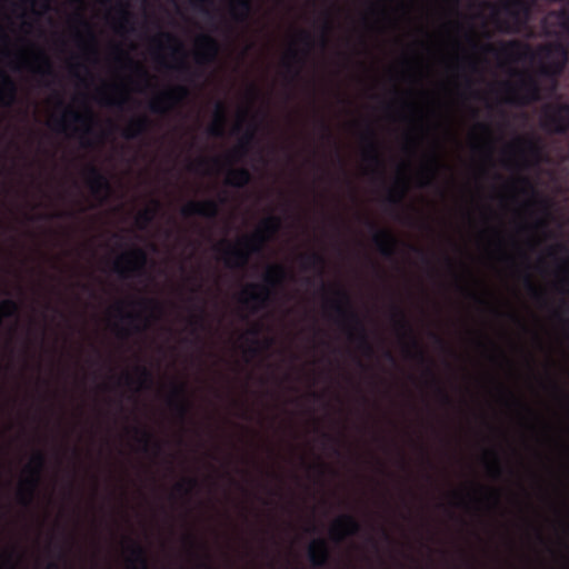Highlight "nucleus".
<instances>
[{"mask_svg": "<svg viewBox=\"0 0 569 569\" xmlns=\"http://www.w3.org/2000/svg\"><path fill=\"white\" fill-rule=\"evenodd\" d=\"M281 220L277 216L264 218L257 230L240 238L237 246L231 244L228 240H222L221 246L224 262L230 268H246L252 254L261 253L267 242L279 231Z\"/></svg>", "mask_w": 569, "mask_h": 569, "instance_id": "1", "label": "nucleus"}, {"mask_svg": "<svg viewBox=\"0 0 569 569\" xmlns=\"http://www.w3.org/2000/svg\"><path fill=\"white\" fill-rule=\"evenodd\" d=\"M336 299L329 301L330 309L337 316L336 322L343 329L348 339L357 343L358 349L367 357H372L375 349L369 340L367 328L360 316L353 310L349 293L337 288Z\"/></svg>", "mask_w": 569, "mask_h": 569, "instance_id": "2", "label": "nucleus"}, {"mask_svg": "<svg viewBox=\"0 0 569 569\" xmlns=\"http://www.w3.org/2000/svg\"><path fill=\"white\" fill-rule=\"evenodd\" d=\"M287 278V270L281 264H271L263 274L262 283H249L241 292L240 302L256 313L269 306L273 291Z\"/></svg>", "mask_w": 569, "mask_h": 569, "instance_id": "3", "label": "nucleus"}, {"mask_svg": "<svg viewBox=\"0 0 569 569\" xmlns=\"http://www.w3.org/2000/svg\"><path fill=\"white\" fill-rule=\"evenodd\" d=\"M392 320L395 328L401 336L408 338L410 340V346L415 349V352H411L409 348L406 349V356L410 358L417 359L421 363L430 365L429 358L426 356L425 350L422 349L419 340L417 339L413 328L410 321L407 318L406 312L398 306L392 307ZM426 375L430 378L431 382L436 387V391L443 405L450 406L452 400L448 392L441 387L439 380L437 379L432 368L427 366Z\"/></svg>", "mask_w": 569, "mask_h": 569, "instance_id": "4", "label": "nucleus"}, {"mask_svg": "<svg viewBox=\"0 0 569 569\" xmlns=\"http://www.w3.org/2000/svg\"><path fill=\"white\" fill-rule=\"evenodd\" d=\"M538 53L541 59L539 73L557 82L568 63L569 53L567 47L559 41L551 42L539 47Z\"/></svg>", "mask_w": 569, "mask_h": 569, "instance_id": "5", "label": "nucleus"}, {"mask_svg": "<svg viewBox=\"0 0 569 569\" xmlns=\"http://www.w3.org/2000/svg\"><path fill=\"white\" fill-rule=\"evenodd\" d=\"M46 462V455L38 450L32 455L30 462L26 467L28 477L22 481L18 491V499L22 506H30L33 501Z\"/></svg>", "mask_w": 569, "mask_h": 569, "instance_id": "6", "label": "nucleus"}, {"mask_svg": "<svg viewBox=\"0 0 569 569\" xmlns=\"http://www.w3.org/2000/svg\"><path fill=\"white\" fill-rule=\"evenodd\" d=\"M509 98L508 102L518 106H528L541 99V86L531 74L520 73V80L517 86L505 83Z\"/></svg>", "mask_w": 569, "mask_h": 569, "instance_id": "7", "label": "nucleus"}, {"mask_svg": "<svg viewBox=\"0 0 569 569\" xmlns=\"http://www.w3.org/2000/svg\"><path fill=\"white\" fill-rule=\"evenodd\" d=\"M540 127L549 133L569 131V103H547L542 107Z\"/></svg>", "mask_w": 569, "mask_h": 569, "instance_id": "8", "label": "nucleus"}, {"mask_svg": "<svg viewBox=\"0 0 569 569\" xmlns=\"http://www.w3.org/2000/svg\"><path fill=\"white\" fill-rule=\"evenodd\" d=\"M473 49H480L486 54H492L497 58H507L510 60L527 57L531 51L530 47L519 40L501 41L499 47L491 43L480 44L473 38H469Z\"/></svg>", "mask_w": 569, "mask_h": 569, "instance_id": "9", "label": "nucleus"}, {"mask_svg": "<svg viewBox=\"0 0 569 569\" xmlns=\"http://www.w3.org/2000/svg\"><path fill=\"white\" fill-rule=\"evenodd\" d=\"M147 261V252L141 248H133L113 262V271L124 279L141 276L144 272Z\"/></svg>", "mask_w": 569, "mask_h": 569, "instance_id": "10", "label": "nucleus"}, {"mask_svg": "<svg viewBox=\"0 0 569 569\" xmlns=\"http://www.w3.org/2000/svg\"><path fill=\"white\" fill-rule=\"evenodd\" d=\"M93 113L87 108L84 112H78L74 109L66 108L63 114L54 120L56 129L59 132H66L70 124H80L82 128L79 129L77 127L73 128L74 133H81L80 137L84 140L86 136L92 133V122H93Z\"/></svg>", "mask_w": 569, "mask_h": 569, "instance_id": "11", "label": "nucleus"}, {"mask_svg": "<svg viewBox=\"0 0 569 569\" xmlns=\"http://www.w3.org/2000/svg\"><path fill=\"white\" fill-rule=\"evenodd\" d=\"M189 94L183 86H177L157 94L149 103V109L153 113H166L173 104L181 101Z\"/></svg>", "mask_w": 569, "mask_h": 569, "instance_id": "12", "label": "nucleus"}, {"mask_svg": "<svg viewBox=\"0 0 569 569\" xmlns=\"http://www.w3.org/2000/svg\"><path fill=\"white\" fill-rule=\"evenodd\" d=\"M367 226L373 231L372 242L379 253L387 259H392L397 253V238L388 229L377 228L376 223L370 220H367Z\"/></svg>", "mask_w": 569, "mask_h": 569, "instance_id": "13", "label": "nucleus"}, {"mask_svg": "<svg viewBox=\"0 0 569 569\" xmlns=\"http://www.w3.org/2000/svg\"><path fill=\"white\" fill-rule=\"evenodd\" d=\"M224 201V198H220L219 200L207 199L202 201H189L181 209V214L186 218L199 216L208 219H216L220 211V204Z\"/></svg>", "mask_w": 569, "mask_h": 569, "instance_id": "14", "label": "nucleus"}, {"mask_svg": "<svg viewBox=\"0 0 569 569\" xmlns=\"http://www.w3.org/2000/svg\"><path fill=\"white\" fill-rule=\"evenodd\" d=\"M360 530V522L352 515L345 513L338 517L333 522L330 529V536L336 542H341L346 538L359 533Z\"/></svg>", "mask_w": 569, "mask_h": 569, "instance_id": "15", "label": "nucleus"}, {"mask_svg": "<svg viewBox=\"0 0 569 569\" xmlns=\"http://www.w3.org/2000/svg\"><path fill=\"white\" fill-rule=\"evenodd\" d=\"M168 403L181 420H184L189 416L191 402L187 395L186 383H172Z\"/></svg>", "mask_w": 569, "mask_h": 569, "instance_id": "16", "label": "nucleus"}, {"mask_svg": "<svg viewBox=\"0 0 569 569\" xmlns=\"http://www.w3.org/2000/svg\"><path fill=\"white\" fill-rule=\"evenodd\" d=\"M196 46L197 51L194 59L198 64H208L217 59L219 53V43L213 37L209 34H201L198 37Z\"/></svg>", "mask_w": 569, "mask_h": 569, "instance_id": "17", "label": "nucleus"}, {"mask_svg": "<svg viewBox=\"0 0 569 569\" xmlns=\"http://www.w3.org/2000/svg\"><path fill=\"white\" fill-rule=\"evenodd\" d=\"M308 560L313 568H326L331 560V551L326 539H315L308 548Z\"/></svg>", "mask_w": 569, "mask_h": 569, "instance_id": "18", "label": "nucleus"}, {"mask_svg": "<svg viewBox=\"0 0 569 569\" xmlns=\"http://www.w3.org/2000/svg\"><path fill=\"white\" fill-rule=\"evenodd\" d=\"M87 176V186L89 187L91 193L94 197H101L111 191V184L106 174L101 172V170L90 164L86 170Z\"/></svg>", "mask_w": 569, "mask_h": 569, "instance_id": "19", "label": "nucleus"}, {"mask_svg": "<svg viewBox=\"0 0 569 569\" xmlns=\"http://www.w3.org/2000/svg\"><path fill=\"white\" fill-rule=\"evenodd\" d=\"M363 140L366 141V149H365V159L375 164L378 170L379 174H382V159L379 153L378 143L376 141V133L371 127L367 128L366 134L363 136Z\"/></svg>", "mask_w": 569, "mask_h": 569, "instance_id": "20", "label": "nucleus"}, {"mask_svg": "<svg viewBox=\"0 0 569 569\" xmlns=\"http://www.w3.org/2000/svg\"><path fill=\"white\" fill-rule=\"evenodd\" d=\"M537 0H505L501 9L510 18L518 21L520 18H527L530 13L531 6Z\"/></svg>", "mask_w": 569, "mask_h": 569, "instance_id": "21", "label": "nucleus"}, {"mask_svg": "<svg viewBox=\"0 0 569 569\" xmlns=\"http://www.w3.org/2000/svg\"><path fill=\"white\" fill-rule=\"evenodd\" d=\"M127 540L129 542L128 549L130 552V557L128 558L129 569H149V562L144 547L132 539Z\"/></svg>", "mask_w": 569, "mask_h": 569, "instance_id": "22", "label": "nucleus"}, {"mask_svg": "<svg viewBox=\"0 0 569 569\" xmlns=\"http://www.w3.org/2000/svg\"><path fill=\"white\" fill-rule=\"evenodd\" d=\"M150 124L151 121L146 116L133 118L122 130L121 134L127 140L138 139L149 131Z\"/></svg>", "mask_w": 569, "mask_h": 569, "instance_id": "23", "label": "nucleus"}, {"mask_svg": "<svg viewBox=\"0 0 569 569\" xmlns=\"http://www.w3.org/2000/svg\"><path fill=\"white\" fill-rule=\"evenodd\" d=\"M256 130H257L256 124L253 122H250L248 124V128L244 131L243 136L241 137L238 146L233 149V151L229 156L230 158H232V162L241 159L242 157H244L248 153L250 147L254 142Z\"/></svg>", "mask_w": 569, "mask_h": 569, "instance_id": "24", "label": "nucleus"}, {"mask_svg": "<svg viewBox=\"0 0 569 569\" xmlns=\"http://www.w3.org/2000/svg\"><path fill=\"white\" fill-rule=\"evenodd\" d=\"M132 431L143 452L148 453L151 448L157 455L161 452L162 445L154 439L153 435L149 430L146 428L134 427Z\"/></svg>", "mask_w": 569, "mask_h": 569, "instance_id": "25", "label": "nucleus"}, {"mask_svg": "<svg viewBox=\"0 0 569 569\" xmlns=\"http://www.w3.org/2000/svg\"><path fill=\"white\" fill-rule=\"evenodd\" d=\"M17 94V86L12 78L3 70H0V103L11 104Z\"/></svg>", "mask_w": 569, "mask_h": 569, "instance_id": "26", "label": "nucleus"}, {"mask_svg": "<svg viewBox=\"0 0 569 569\" xmlns=\"http://www.w3.org/2000/svg\"><path fill=\"white\" fill-rule=\"evenodd\" d=\"M252 180L251 172L244 167L229 168L226 184L234 188H244Z\"/></svg>", "mask_w": 569, "mask_h": 569, "instance_id": "27", "label": "nucleus"}, {"mask_svg": "<svg viewBox=\"0 0 569 569\" xmlns=\"http://www.w3.org/2000/svg\"><path fill=\"white\" fill-rule=\"evenodd\" d=\"M511 148H517L521 153H526L535 158H538L541 153L540 142L535 137H517Z\"/></svg>", "mask_w": 569, "mask_h": 569, "instance_id": "28", "label": "nucleus"}, {"mask_svg": "<svg viewBox=\"0 0 569 569\" xmlns=\"http://www.w3.org/2000/svg\"><path fill=\"white\" fill-rule=\"evenodd\" d=\"M116 310L122 320L127 321L134 332H140L147 328L148 319L142 312H124L122 303H118Z\"/></svg>", "mask_w": 569, "mask_h": 569, "instance_id": "29", "label": "nucleus"}, {"mask_svg": "<svg viewBox=\"0 0 569 569\" xmlns=\"http://www.w3.org/2000/svg\"><path fill=\"white\" fill-rule=\"evenodd\" d=\"M230 12L234 21H247L252 12V0H232Z\"/></svg>", "mask_w": 569, "mask_h": 569, "instance_id": "30", "label": "nucleus"}, {"mask_svg": "<svg viewBox=\"0 0 569 569\" xmlns=\"http://www.w3.org/2000/svg\"><path fill=\"white\" fill-rule=\"evenodd\" d=\"M224 124H226V110L221 102L217 103L214 121L208 128V133L211 137L220 138L224 134Z\"/></svg>", "mask_w": 569, "mask_h": 569, "instance_id": "31", "label": "nucleus"}, {"mask_svg": "<svg viewBox=\"0 0 569 569\" xmlns=\"http://www.w3.org/2000/svg\"><path fill=\"white\" fill-rule=\"evenodd\" d=\"M302 63L303 58L300 56L299 51L296 49H290L287 54V60L283 64L287 72L291 74L292 79L300 74V68Z\"/></svg>", "mask_w": 569, "mask_h": 569, "instance_id": "32", "label": "nucleus"}, {"mask_svg": "<svg viewBox=\"0 0 569 569\" xmlns=\"http://www.w3.org/2000/svg\"><path fill=\"white\" fill-rule=\"evenodd\" d=\"M303 269H318L322 272L326 264L325 257L319 252L306 253L300 257Z\"/></svg>", "mask_w": 569, "mask_h": 569, "instance_id": "33", "label": "nucleus"}, {"mask_svg": "<svg viewBox=\"0 0 569 569\" xmlns=\"http://www.w3.org/2000/svg\"><path fill=\"white\" fill-rule=\"evenodd\" d=\"M19 312V305L13 299H4L0 303V327L4 318L17 317Z\"/></svg>", "mask_w": 569, "mask_h": 569, "instance_id": "34", "label": "nucleus"}, {"mask_svg": "<svg viewBox=\"0 0 569 569\" xmlns=\"http://www.w3.org/2000/svg\"><path fill=\"white\" fill-rule=\"evenodd\" d=\"M38 59L40 60V64L34 69V72L42 77H51L54 76V70L50 59L44 54V52H38Z\"/></svg>", "mask_w": 569, "mask_h": 569, "instance_id": "35", "label": "nucleus"}, {"mask_svg": "<svg viewBox=\"0 0 569 569\" xmlns=\"http://www.w3.org/2000/svg\"><path fill=\"white\" fill-rule=\"evenodd\" d=\"M156 208H146L141 210L136 218V222L139 229H144L149 223L152 222L156 216V209L159 207V202H154Z\"/></svg>", "mask_w": 569, "mask_h": 569, "instance_id": "36", "label": "nucleus"}, {"mask_svg": "<svg viewBox=\"0 0 569 569\" xmlns=\"http://www.w3.org/2000/svg\"><path fill=\"white\" fill-rule=\"evenodd\" d=\"M161 40H164L168 44H173V52L174 53H182L183 52V46L180 42V40L170 32H161L157 38H154L152 41L157 43L159 47L161 46Z\"/></svg>", "mask_w": 569, "mask_h": 569, "instance_id": "37", "label": "nucleus"}, {"mask_svg": "<svg viewBox=\"0 0 569 569\" xmlns=\"http://www.w3.org/2000/svg\"><path fill=\"white\" fill-rule=\"evenodd\" d=\"M117 58L120 60V59H124L129 67H131L136 72L137 74L142 78L146 82H148L149 80V73L148 71L138 62L133 61L131 58L128 57L127 53H124L123 51L121 50H118V56Z\"/></svg>", "mask_w": 569, "mask_h": 569, "instance_id": "38", "label": "nucleus"}, {"mask_svg": "<svg viewBox=\"0 0 569 569\" xmlns=\"http://www.w3.org/2000/svg\"><path fill=\"white\" fill-rule=\"evenodd\" d=\"M136 372L138 375V382L141 388H150L153 383V376L151 370H149L144 366L136 367Z\"/></svg>", "mask_w": 569, "mask_h": 569, "instance_id": "39", "label": "nucleus"}, {"mask_svg": "<svg viewBox=\"0 0 569 569\" xmlns=\"http://www.w3.org/2000/svg\"><path fill=\"white\" fill-rule=\"evenodd\" d=\"M198 487V480L194 477L184 478L182 481L176 483L174 490L181 495H190L191 491Z\"/></svg>", "mask_w": 569, "mask_h": 569, "instance_id": "40", "label": "nucleus"}, {"mask_svg": "<svg viewBox=\"0 0 569 569\" xmlns=\"http://www.w3.org/2000/svg\"><path fill=\"white\" fill-rule=\"evenodd\" d=\"M519 181L522 184V189H521L522 193L533 196V199L531 201H529L528 204L540 203V204H543V208L546 209L547 208L546 201L537 200V198H536L537 191H536L535 187L532 186V183L530 182V180L528 178L522 177L519 179Z\"/></svg>", "mask_w": 569, "mask_h": 569, "instance_id": "41", "label": "nucleus"}, {"mask_svg": "<svg viewBox=\"0 0 569 569\" xmlns=\"http://www.w3.org/2000/svg\"><path fill=\"white\" fill-rule=\"evenodd\" d=\"M556 20L560 29L569 34V2L555 13Z\"/></svg>", "mask_w": 569, "mask_h": 569, "instance_id": "42", "label": "nucleus"}, {"mask_svg": "<svg viewBox=\"0 0 569 569\" xmlns=\"http://www.w3.org/2000/svg\"><path fill=\"white\" fill-rule=\"evenodd\" d=\"M131 305L139 306L143 310L149 311H160L161 306L160 303L154 299H148V298H141L139 300L131 301Z\"/></svg>", "mask_w": 569, "mask_h": 569, "instance_id": "43", "label": "nucleus"}, {"mask_svg": "<svg viewBox=\"0 0 569 569\" xmlns=\"http://www.w3.org/2000/svg\"><path fill=\"white\" fill-rule=\"evenodd\" d=\"M403 197H405V187L402 184L399 190H395V189L390 190L386 200L390 206L399 207L402 203Z\"/></svg>", "mask_w": 569, "mask_h": 569, "instance_id": "44", "label": "nucleus"}, {"mask_svg": "<svg viewBox=\"0 0 569 569\" xmlns=\"http://www.w3.org/2000/svg\"><path fill=\"white\" fill-rule=\"evenodd\" d=\"M525 286L530 293V296L536 300H541L542 293L537 289V287L533 284L531 277L529 274L525 276Z\"/></svg>", "mask_w": 569, "mask_h": 569, "instance_id": "45", "label": "nucleus"}, {"mask_svg": "<svg viewBox=\"0 0 569 569\" xmlns=\"http://www.w3.org/2000/svg\"><path fill=\"white\" fill-rule=\"evenodd\" d=\"M0 568H3V569H14L16 568V552L13 549L6 552V555L2 558Z\"/></svg>", "mask_w": 569, "mask_h": 569, "instance_id": "46", "label": "nucleus"}, {"mask_svg": "<svg viewBox=\"0 0 569 569\" xmlns=\"http://www.w3.org/2000/svg\"><path fill=\"white\" fill-rule=\"evenodd\" d=\"M492 455H493V460L491 463H489L488 470L490 471V473L493 477H500L501 472H502L500 461L498 459V456L495 452H492Z\"/></svg>", "mask_w": 569, "mask_h": 569, "instance_id": "47", "label": "nucleus"}, {"mask_svg": "<svg viewBox=\"0 0 569 569\" xmlns=\"http://www.w3.org/2000/svg\"><path fill=\"white\" fill-rule=\"evenodd\" d=\"M203 309L200 310L199 315H193L190 319V323L196 328H203L204 327V317H203Z\"/></svg>", "mask_w": 569, "mask_h": 569, "instance_id": "48", "label": "nucleus"}, {"mask_svg": "<svg viewBox=\"0 0 569 569\" xmlns=\"http://www.w3.org/2000/svg\"><path fill=\"white\" fill-rule=\"evenodd\" d=\"M299 41L302 42L303 44H306L308 47V49L311 48L312 46V36L310 32L308 31H300L299 32Z\"/></svg>", "mask_w": 569, "mask_h": 569, "instance_id": "49", "label": "nucleus"}, {"mask_svg": "<svg viewBox=\"0 0 569 569\" xmlns=\"http://www.w3.org/2000/svg\"><path fill=\"white\" fill-rule=\"evenodd\" d=\"M439 166V159L436 154L430 158V166L427 168L429 176L433 177Z\"/></svg>", "mask_w": 569, "mask_h": 569, "instance_id": "50", "label": "nucleus"}, {"mask_svg": "<svg viewBox=\"0 0 569 569\" xmlns=\"http://www.w3.org/2000/svg\"><path fill=\"white\" fill-rule=\"evenodd\" d=\"M102 102L106 106L122 108L124 100L123 99L107 98Z\"/></svg>", "mask_w": 569, "mask_h": 569, "instance_id": "51", "label": "nucleus"}, {"mask_svg": "<svg viewBox=\"0 0 569 569\" xmlns=\"http://www.w3.org/2000/svg\"><path fill=\"white\" fill-rule=\"evenodd\" d=\"M183 541L189 546L190 549H194L196 547H199L198 541L196 537L191 533H188L184 536Z\"/></svg>", "mask_w": 569, "mask_h": 569, "instance_id": "52", "label": "nucleus"}, {"mask_svg": "<svg viewBox=\"0 0 569 569\" xmlns=\"http://www.w3.org/2000/svg\"><path fill=\"white\" fill-rule=\"evenodd\" d=\"M130 13L126 9H121L120 11V27L122 28L124 24L130 22Z\"/></svg>", "mask_w": 569, "mask_h": 569, "instance_id": "53", "label": "nucleus"}, {"mask_svg": "<svg viewBox=\"0 0 569 569\" xmlns=\"http://www.w3.org/2000/svg\"><path fill=\"white\" fill-rule=\"evenodd\" d=\"M556 251L569 253V248L562 243H559L556 247L551 248L548 253L549 256H553Z\"/></svg>", "mask_w": 569, "mask_h": 569, "instance_id": "54", "label": "nucleus"}, {"mask_svg": "<svg viewBox=\"0 0 569 569\" xmlns=\"http://www.w3.org/2000/svg\"><path fill=\"white\" fill-rule=\"evenodd\" d=\"M199 567L201 569H211V565L209 563V555H208V552L204 553V559H202L199 562Z\"/></svg>", "mask_w": 569, "mask_h": 569, "instance_id": "55", "label": "nucleus"}, {"mask_svg": "<svg viewBox=\"0 0 569 569\" xmlns=\"http://www.w3.org/2000/svg\"><path fill=\"white\" fill-rule=\"evenodd\" d=\"M78 20H79V22H80L83 27H86V28L89 30V36H90L91 40H94V36H93V33L91 32L90 26H89V23L84 20V18H83L82 16H80V14H79V16H78Z\"/></svg>", "mask_w": 569, "mask_h": 569, "instance_id": "56", "label": "nucleus"}, {"mask_svg": "<svg viewBox=\"0 0 569 569\" xmlns=\"http://www.w3.org/2000/svg\"><path fill=\"white\" fill-rule=\"evenodd\" d=\"M122 379H123V381H124V383H126L127 386H131V385H133V383H134V379H133V377H132L130 373H128V372H126V373L122 376Z\"/></svg>", "mask_w": 569, "mask_h": 569, "instance_id": "57", "label": "nucleus"}, {"mask_svg": "<svg viewBox=\"0 0 569 569\" xmlns=\"http://www.w3.org/2000/svg\"><path fill=\"white\" fill-rule=\"evenodd\" d=\"M432 338L435 339L436 343L439 345L440 347L443 348L446 346L445 340L440 336L432 333Z\"/></svg>", "mask_w": 569, "mask_h": 569, "instance_id": "58", "label": "nucleus"}, {"mask_svg": "<svg viewBox=\"0 0 569 569\" xmlns=\"http://www.w3.org/2000/svg\"><path fill=\"white\" fill-rule=\"evenodd\" d=\"M409 248H410V250L421 254L423 260L428 261L426 253L420 248H418L416 246H409Z\"/></svg>", "mask_w": 569, "mask_h": 569, "instance_id": "59", "label": "nucleus"}, {"mask_svg": "<svg viewBox=\"0 0 569 569\" xmlns=\"http://www.w3.org/2000/svg\"><path fill=\"white\" fill-rule=\"evenodd\" d=\"M383 356H385V358H386L388 361H390V362H392V363H396V359H395V357H393V355H392V352H391V351L386 350Z\"/></svg>", "mask_w": 569, "mask_h": 569, "instance_id": "60", "label": "nucleus"}, {"mask_svg": "<svg viewBox=\"0 0 569 569\" xmlns=\"http://www.w3.org/2000/svg\"><path fill=\"white\" fill-rule=\"evenodd\" d=\"M177 69H178L179 71H181V72H187V71H189V67H188V64H187L184 61H181V62L178 64Z\"/></svg>", "mask_w": 569, "mask_h": 569, "instance_id": "61", "label": "nucleus"}, {"mask_svg": "<svg viewBox=\"0 0 569 569\" xmlns=\"http://www.w3.org/2000/svg\"><path fill=\"white\" fill-rule=\"evenodd\" d=\"M490 498L492 499V502L495 506H498L499 503V496H498V492L496 491H491L490 492Z\"/></svg>", "mask_w": 569, "mask_h": 569, "instance_id": "62", "label": "nucleus"}, {"mask_svg": "<svg viewBox=\"0 0 569 569\" xmlns=\"http://www.w3.org/2000/svg\"><path fill=\"white\" fill-rule=\"evenodd\" d=\"M321 128L326 132L327 137L331 138L330 128H329V126L325 121H321Z\"/></svg>", "mask_w": 569, "mask_h": 569, "instance_id": "63", "label": "nucleus"}, {"mask_svg": "<svg viewBox=\"0 0 569 569\" xmlns=\"http://www.w3.org/2000/svg\"><path fill=\"white\" fill-rule=\"evenodd\" d=\"M48 569H59V566L56 562H50Z\"/></svg>", "mask_w": 569, "mask_h": 569, "instance_id": "64", "label": "nucleus"}]
</instances>
